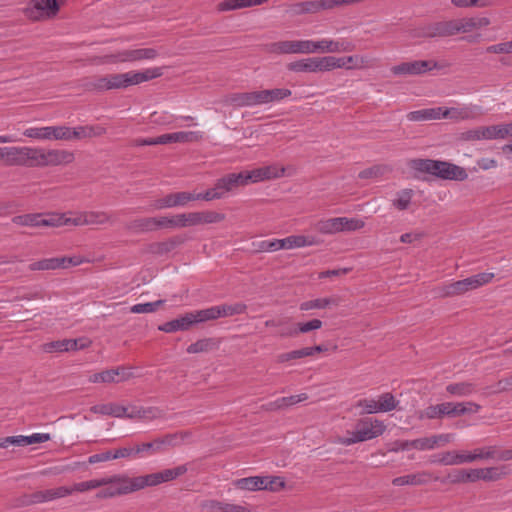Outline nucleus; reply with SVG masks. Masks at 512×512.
I'll return each instance as SVG.
<instances>
[{"label":"nucleus","mask_w":512,"mask_h":512,"mask_svg":"<svg viewBox=\"0 0 512 512\" xmlns=\"http://www.w3.org/2000/svg\"><path fill=\"white\" fill-rule=\"evenodd\" d=\"M203 134L199 131H179L161 135L162 145L170 143H194L199 142Z\"/></svg>","instance_id":"obj_25"},{"label":"nucleus","mask_w":512,"mask_h":512,"mask_svg":"<svg viewBox=\"0 0 512 512\" xmlns=\"http://www.w3.org/2000/svg\"><path fill=\"white\" fill-rule=\"evenodd\" d=\"M399 401L390 392L383 393L377 400L380 412H389L397 408Z\"/></svg>","instance_id":"obj_61"},{"label":"nucleus","mask_w":512,"mask_h":512,"mask_svg":"<svg viewBox=\"0 0 512 512\" xmlns=\"http://www.w3.org/2000/svg\"><path fill=\"white\" fill-rule=\"evenodd\" d=\"M100 481L105 482L103 486H106L96 494L100 499L126 495L144 488L141 476L131 478L127 475H114L101 478Z\"/></svg>","instance_id":"obj_3"},{"label":"nucleus","mask_w":512,"mask_h":512,"mask_svg":"<svg viewBox=\"0 0 512 512\" xmlns=\"http://www.w3.org/2000/svg\"><path fill=\"white\" fill-rule=\"evenodd\" d=\"M323 326V322L320 319H312L307 322H299L295 328L289 329L287 332H283L282 336L295 337L299 334H305L314 330H318Z\"/></svg>","instance_id":"obj_40"},{"label":"nucleus","mask_w":512,"mask_h":512,"mask_svg":"<svg viewBox=\"0 0 512 512\" xmlns=\"http://www.w3.org/2000/svg\"><path fill=\"white\" fill-rule=\"evenodd\" d=\"M108 83L107 75L96 76L91 79H85L83 82V87L86 91L89 92H104L109 90Z\"/></svg>","instance_id":"obj_53"},{"label":"nucleus","mask_w":512,"mask_h":512,"mask_svg":"<svg viewBox=\"0 0 512 512\" xmlns=\"http://www.w3.org/2000/svg\"><path fill=\"white\" fill-rule=\"evenodd\" d=\"M134 233H147L163 229V216L136 218L127 224Z\"/></svg>","instance_id":"obj_18"},{"label":"nucleus","mask_w":512,"mask_h":512,"mask_svg":"<svg viewBox=\"0 0 512 512\" xmlns=\"http://www.w3.org/2000/svg\"><path fill=\"white\" fill-rule=\"evenodd\" d=\"M247 171H241L239 173H229L219 179H217L222 191L226 195L236 191L239 187H244L250 184Z\"/></svg>","instance_id":"obj_19"},{"label":"nucleus","mask_w":512,"mask_h":512,"mask_svg":"<svg viewBox=\"0 0 512 512\" xmlns=\"http://www.w3.org/2000/svg\"><path fill=\"white\" fill-rule=\"evenodd\" d=\"M189 436H190V433L185 431V432H178V433H170V434H166L164 436L157 437V438L160 443L161 451L164 452L168 448H173V447L179 446Z\"/></svg>","instance_id":"obj_42"},{"label":"nucleus","mask_w":512,"mask_h":512,"mask_svg":"<svg viewBox=\"0 0 512 512\" xmlns=\"http://www.w3.org/2000/svg\"><path fill=\"white\" fill-rule=\"evenodd\" d=\"M67 0H29L23 8L24 16L32 22H40L57 16Z\"/></svg>","instance_id":"obj_7"},{"label":"nucleus","mask_w":512,"mask_h":512,"mask_svg":"<svg viewBox=\"0 0 512 512\" xmlns=\"http://www.w3.org/2000/svg\"><path fill=\"white\" fill-rule=\"evenodd\" d=\"M194 201V193L176 192L170 193L161 199H157L151 204L152 209L161 210L178 206H185L187 203Z\"/></svg>","instance_id":"obj_12"},{"label":"nucleus","mask_w":512,"mask_h":512,"mask_svg":"<svg viewBox=\"0 0 512 512\" xmlns=\"http://www.w3.org/2000/svg\"><path fill=\"white\" fill-rule=\"evenodd\" d=\"M364 1L365 0H310L296 3L291 6L290 10L294 15L316 14Z\"/></svg>","instance_id":"obj_8"},{"label":"nucleus","mask_w":512,"mask_h":512,"mask_svg":"<svg viewBox=\"0 0 512 512\" xmlns=\"http://www.w3.org/2000/svg\"><path fill=\"white\" fill-rule=\"evenodd\" d=\"M438 481L439 477L434 476L430 471H420L409 475L399 476L392 480L394 486H420L426 485L430 481Z\"/></svg>","instance_id":"obj_20"},{"label":"nucleus","mask_w":512,"mask_h":512,"mask_svg":"<svg viewBox=\"0 0 512 512\" xmlns=\"http://www.w3.org/2000/svg\"><path fill=\"white\" fill-rule=\"evenodd\" d=\"M355 49V45L346 40L335 41L331 39H321L314 41L313 53H340V52H352Z\"/></svg>","instance_id":"obj_16"},{"label":"nucleus","mask_w":512,"mask_h":512,"mask_svg":"<svg viewBox=\"0 0 512 512\" xmlns=\"http://www.w3.org/2000/svg\"><path fill=\"white\" fill-rule=\"evenodd\" d=\"M444 416L450 417V402H444L437 405H430L424 410L419 411L418 419H440Z\"/></svg>","instance_id":"obj_32"},{"label":"nucleus","mask_w":512,"mask_h":512,"mask_svg":"<svg viewBox=\"0 0 512 512\" xmlns=\"http://www.w3.org/2000/svg\"><path fill=\"white\" fill-rule=\"evenodd\" d=\"M164 415L163 411L158 407H137L133 406L126 412L125 418L129 419H143V420H155L162 418Z\"/></svg>","instance_id":"obj_27"},{"label":"nucleus","mask_w":512,"mask_h":512,"mask_svg":"<svg viewBox=\"0 0 512 512\" xmlns=\"http://www.w3.org/2000/svg\"><path fill=\"white\" fill-rule=\"evenodd\" d=\"M194 318V323L205 322L220 318L219 306H213L207 309L191 312Z\"/></svg>","instance_id":"obj_57"},{"label":"nucleus","mask_w":512,"mask_h":512,"mask_svg":"<svg viewBox=\"0 0 512 512\" xmlns=\"http://www.w3.org/2000/svg\"><path fill=\"white\" fill-rule=\"evenodd\" d=\"M70 132V141H72L102 136L106 133V129L101 126L86 125L70 127Z\"/></svg>","instance_id":"obj_29"},{"label":"nucleus","mask_w":512,"mask_h":512,"mask_svg":"<svg viewBox=\"0 0 512 512\" xmlns=\"http://www.w3.org/2000/svg\"><path fill=\"white\" fill-rule=\"evenodd\" d=\"M188 227L187 213H181L174 216H163V229L185 228Z\"/></svg>","instance_id":"obj_58"},{"label":"nucleus","mask_w":512,"mask_h":512,"mask_svg":"<svg viewBox=\"0 0 512 512\" xmlns=\"http://www.w3.org/2000/svg\"><path fill=\"white\" fill-rule=\"evenodd\" d=\"M263 490L278 492L285 488V481L280 476H263Z\"/></svg>","instance_id":"obj_64"},{"label":"nucleus","mask_w":512,"mask_h":512,"mask_svg":"<svg viewBox=\"0 0 512 512\" xmlns=\"http://www.w3.org/2000/svg\"><path fill=\"white\" fill-rule=\"evenodd\" d=\"M51 439L50 434L48 433H35L30 436H17V446H27L36 443H44Z\"/></svg>","instance_id":"obj_62"},{"label":"nucleus","mask_w":512,"mask_h":512,"mask_svg":"<svg viewBox=\"0 0 512 512\" xmlns=\"http://www.w3.org/2000/svg\"><path fill=\"white\" fill-rule=\"evenodd\" d=\"M224 196H225V194L222 191L218 181L216 180V182L212 188L207 189L203 193L194 194V201L195 200L213 201V200L222 199Z\"/></svg>","instance_id":"obj_60"},{"label":"nucleus","mask_w":512,"mask_h":512,"mask_svg":"<svg viewBox=\"0 0 512 512\" xmlns=\"http://www.w3.org/2000/svg\"><path fill=\"white\" fill-rule=\"evenodd\" d=\"M27 146L0 147V161L6 166H26Z\"/></svg>","instance_id":"obj_15"},{"label":"nucleus","mask_w":512,"mask_h":512,"mask_svg":"<svg viewBox=\"0 0 512 512\" xmlns=\"http://www.w3.org/2000/svg\"><path fill=\"white\" fill-rule=\"evenodd\" d=\"M219 344L220 341L216 338H204L190 344L187 347V352L189 354L210 352L212 350L218 349Z\"/></svg>","instance_id":"obj_41"},{"label":"nucleus","mask_w":512,"mask_h":512,"mask_svg":"<svg viewBox=\"0 0 512 512\" xmlns=\"http://www.w3.org/2000/svg\"><path fill=\"white\" fill-rule=\"evenodd\" d=\"M446 479L451 484L474 482V471L470 469H456L448 473Z\"/></svg>","instance_id":"obj_51"},{"label":"nucleus","mask_w":512,"mask_h":512,"mask_svg":"<svg viewBox=\"0 0 512 512\" xmlns=\"http://www.w3.org/2000/svg\"><path fill=\"white\" fill-rule=\"evenodd\" d=\"M481 406L475 402H450V417H459L465 414L477 413Z\"/></svg>","instance_id":"obj_45"},{"label":"nucleus","mask_w":512,"mask_h":512,"mask_svg":"<svg viewBox=\"0 0 512 512\" xmlns=\"http://www.w3.org/2000/svg\"><path fill=\"white\" fill-rule=\"evenodd\" d=\"M188 468L186 465H180L172 469H165L161 472L152 473L149 475L141 476L144 481L143 486H156L163 482L172 481L179 476L184 475L187 472Z\"/></svg>","instance_id":"obj_11"},{"label":"nucleus","mask_w":512,"mask_h":512,"mask_svg":"<svg viewBox=\"0 0 512 512\" xmlns=\"http://www.w3.org/2000/svg\"><path fill=\"white\" fill-rule=\"evenodd\" d=\"M430 463L444 466L467 464L466 451L449 450L438 453L430 458Z\"/></svg>","instance_id":"obj_23"},{"label":"nucleus","mask_w":512,"mask_h":512,"mask_svg":"<svg viewBox=\"0 0 512 512\" xmlns=\"http://www.w3.org/2000/svg\"><path fill=\"white\" fill-rule=\"evenodd\" d=\"M287 249L300 248L314 245L316 242L313 237L303 235H292L286 237Z\"/></svg>","instance_id":"obj_63"},{"label":"nucleus","mask_w":512,"mask_h":512,"mask_svg":"<svg viewBox=\"0 0 512 512\" xmlns=\"http://www.w3.org/2000/svg\"><path fill=\"white\" fill-rule=\"evenodd\" d=\"M409 167L443 180L464 181L468 178V174L463 167L441 160L412 159L409 162Z\"/></svg>","instance_id":"obj_2"},{"label":"nucleus","mask_w":512,"mask_h":512,"mask_svg":"<svg viewBox=\"0 0 512 512\" xmlns=\"http://www.w3.org/2000/svg\"><path fill=\"white\" fill-rule=\"evenodd\" d=\"M130 72L133 85H138L140 83L147 82L155 78H159L163 75V70L161 67L148 68L140 72Z\"/></svg>","instance_id":"obj_47"},{"label":"nucleus","mask_w":512,"mask_h":512,"mask_svg":"<svg viewBox=\"0 0 512 512\" xmlns=\"http://www.w3.org/2000/svg\"><path fill=\"white\" fill-rule=\"evenodd\" d=\"M71 494V491L68 490V487L61 486L54 489H47L43 491L34 492V501L38 503L52 501L58 498H63Z\"/></svg>","instance_id":"obj_37"},{"label":"nucleus","mask_w":512,"mask_h":512,"mask_svg":"<svg viewBox=\"0 0 512 512\" xmlns=\"http://www.w3.org/2000/svg\"><path fill=\"white\" fill-rule=\"evenodd\" d=\"M263 476H250L237 479L233 482L235 488L248 491L263 490Z\"/></svg>","instance_id":"obj_44"},{"label":"nucleus","mask_w":512,"mask_h":512,"mask_svg":"<svg viewBox=\"0 0 512 512\" xmlns=\"http://www.w3.org/2000/svg\"><path fill=\"white\" fill-rule=\"evenodd\" d=\"M447 61H434V60H415L411 62H402L394 65L391 68V73L395 76H416L422 75L433 69L442 70L450 67Z\"/></svg>","instance_id":"obj_9"},{"label":"nucleus","mask_w":512,"mask_h":512,"mask_svg":"<svg viewBox=\"0 0 512 512\" xmlns=\"http://www.w3.org/2000/svg\"><path fill=\"white\" fill-rule=\"evenodd\" d=\"M494 278V273L482 272L472 275L468 278L445 284L436 289L440 298H449L464 295L481 286L490 283Z\"/></svg>","instance_id":"obj_5"},{"label":"nucleus","mask_w":512,"mask_h":512,"mask_svg":"<svg viewBox=\"0 0 512 512\" xmlns=\"http://www.w3.org/2000/svg\"><path fill=\"white\" fill-rule=\"evenodd\" d=\"M110 219L111 217L106 212H89L74 217L75 226L105 224L108 223Z\"/></svg>","instance_id":"obj_34"},{"label":"nucleus","mask_w":512,"mask_h":512,"mask_svg":"<svg viewBox=\"0 0 512 512\" xmlns=\"http://www.w3.org/2000/svg\"><path fill=\"white\" fill-rule=\"evenodd\" d=\"M128 408L116 403L100 404L91 407V412L102 415H110L117 418H124Z\"/></svg>","instance_id":"obj_38"},{"label":"nucleus","mask_w":512,"mask_h":512,"mask_svg":"<svg viewBox=\"0 0 512 512\" xmlns=\"http://www.w3.org/2000/svg\"><path fill=\"white\" fill-rule=\"evenodd\" d=\"M474 482L482 480L485 482H495L504 479L509 475L507 466H491L484 468H473Z\"/></svg>","instance_id":"obj_22"},{"label":"nucleus","mask_w":512,"mask_h":512,"mask_svg":"<svg viewBox=\"0 0 512 512\" xmlns=\"http://www.w3.org/2000/svg\"><path fill=\"white\" fill-rule=\"evenodd\" d=\"M250 183H257L261 181L271 180L280 178L285 173V168L276 164L268 165L260 168H256L251 171H247Z\"/></svg>","instance_id":"obj_21"},{"label":"nucleus","mask_w":512,"mask_h":512,"mask_svg":"<svg viewBox=\"0 0 512 512\" xmlns=\"http://www.w3.org/2000/svg\"><path fill=\"white\" fill-rule=\"evenodd\" d=\"M158 55L159 53L155 48L125 49L113 54L93 56L89 59V63L93 65H103L139 62L153 60L158 57Z\"/></svg>","instance_id":"obj_4"},{"label":"nucleus","mask_w":512,"mask_h":512,"mask_svg":"<svg viewBox=\"0 0 512 512\" xmlns=\"http://www.w3.org/2000/svg\"><path fill=\"white\" fill-rule=\"evenodd\" d=\"M74 225V218L67 217L65 213H41V227H61Z\"/></svg>","instance_id":"obj_31"},{"label":"nucleus","mask_w":512,"mask_h":512,"mask_svg":"<svg viewBox=\"0 0 512 512\" xmlns=\"http://www.w3.org/2000/svg\"><path fill=\"white\" fill-rule=\"evenodd\" d=\"M490 19L487 17H468L461 19H452L453 35L458 33H470L473 30L481 29L490 25Z\"/></svg>","instance_id":"obj_17"},{"label":"nucleus","mask_w":512,"mask_h":512,"mask_svg":"<svg viewBox=\"0 0 512 512\" xmlns=\"http://www.w3.org/2000/svg\"><path fill=\"white\" fill-rule=\"evenodd\" d=\"M392 168L386 164H376L359 172L360 179H375L390 173Z\"/></svg>","instance_id":"obj_52"},{"label":"nucleus","mask_w":512,"mask_h":512,"mask_svg":"<svg viewBox=\"0 0 512 512\" xmlns=\"http://www.w3.org/2000/svg\"><path fill=\"white\" fill-rule=\"evenodd\" d=\"M472 111L469 107L462 108H446L440 107V119H450L452 121L458 122L462 120H467L472 118Z\"/></svg>","instance_id":"obj_36"},{"label":"nucleus","mask_w":512,"mask_h":512,"mask_svg":"<svg viewBox=\"0 0 512 512\" xmlns=\"http://www.w3.org/2000/svg\"><path fill=\"white\" fill-rule=\"evenodd\" d=\"M446 391L455 396H469L476 391V386L470 382L451 383L446 386Z\"/></svg>","instance_id":"obj_50"},{"label":"nucleus","mask_w":512,"mask_h":512,"mask_svg":"<svg viewBox=\"0 0 512 512\" xmlns=\"http://www.w3.org/2000/svg\"><path fill=\"white\" fill-rule=\"evenodd\" d=\"M132 373L125 367H117L114 369L105 370L99 373H94L89 376L90 383H112L123 382L132 378Z\"/></svg>","instance_id":"obj_14"},{"label":"nucleus","mask_w":512,"mask_h":512,"mask_svg":"<svg viewBox=\"0 0 512 512\" xmlns=\"http://www.w3.org/2000/svg\"><path fill=\"white\" fill-rule=\"evenodd\" d=\"M186 238L181 235H175L163 241L152 242L147 245L146 252L154 256H164L184 244Z\"/></svg>","instance_id":"obj_13"},{"label":"nucleus","mask_w":512,"mask_h":512,"mask_svg":"<svg viewBox=\"0 0 512 512\" xmlns=\"http://www.w3.org/2000/svg\"><path fill=\"white\" fill-rule=\"evenodd\" d=\"M386 426L381 420L363 418L356 424V429L351 437H338L336 442L349 446L358 442L374 439L384 433Z\"/></svg>","instance_id":"obj_6"},{"label":"nucleus","mask_w":512,"mask_h":512,"mask_svg":"<svg viewBox=\"0 0 512 512\" xmlns=\"http://www.w3.org/2000/svg\"><path fill=\"white\" fill-rule=\"evenodd\" d=\"M23 135L38 141H51V126L29 127L24 130Z\"/></svg>","instance_id":"obj_54"},{"label":"nucleus","mask_w":512,"mask_h":512,"mask_svg":"<svg viewBox=\"0 0 512 512\" xmlns=\"http://www.w3.org/2000/svg\"><path fill=\"white\" fill-rule=\"evenodd\" d=\"M497 452L498 446L496 445L477 447L472 451H466L467 463L483 460H494L496 459Z\"/></svg>","instance_id":"obj_30"},{"label":"nucleus","mask_w":512,"mask_h":512,"mask_svg":"<svg viewBox=\"0 0 512 512\" xmlns=\"http://www.w3.org/2000/svg\"><path fill=\"white\" fill-rule=\"evenodd\" d=\"M80 340L77 339H63V340H57L52 341L43 344L42 348L43 351L46 353H53V352H68V351H75L78 349H83L88 346L87 343H81L78 344Z\"/></svg>","instance_id":"obj_26"},{"label":"nucleus","mask_w":512,"mask_h":512,"mask_svg":"<svg viewBox=\"0 0 512 512\" xmlns=\"http://www.w3.org/2000/svg\"><path fill=\"white\" fill-rule=\"evenodd\" d=\"M314 230L321 234L340 233V217L321 219L314 224Z\"/></svg>","instance_id":"obj_46"},{"label":"nucleus","mask_w":512,"mask_h":512,"mask_svg":"<svg viewBox=\"0 0 512 512\" xmlns=\"http://www.w3.org/2000/svg\"><path fill=\"white\" fill-rule=\"evenodd\" d=\"M75 161L74 152L67 149H45L27 146L26 166L31 168H46L68 166Z\"/></svg>","instance_id":"obj_1"},{"label":"nucleus","mask_w":512,"mask_h":512,"mask_svg":"<svg viewBox=\"0 0 512 512\" xmlns=\"http://www.w3.org/2000/svg\"><path fill=\"white\" fill-rule=\"evenodd\" d=\"M267 51L272 54H296V40H284L268 44Z\"/></svg>","instance_id":"obj_48"},{"label":"nucleus","mask_w":512,"mask_h":512,"mask_svg":"<svg viewBox=\"0 0 512 512\" xmlns=\"http://www.w3.org/2000/svg\"><path fill=\"white\" fill-rule=\"evenodd\" d=\"M192 313H187L184 316L171 320L159 326V330L166 333H173L179 330H188L194 324Z\"/></svg>","instance_id":"obj_33"},{"label":"nucleus","mask_w":512,"mask_h":512,"mask_svg":"<svg viewBox=\"0 0 512 512\" xmlns=\"http://www.w3.org/2000/svg\"><path fill=\"white\" fill-rule=\"evenodd\" d=\"M61 269L59 257L42 259L36 262H33L29 265V270L31 271H44V270H56Z\"/></svg>","instance_id":"obj_59"},{"label":"nucleus","mask_w":512,"mask_h":512,"mask_svg":"<svg viewBox=\"0 0 512 512\" xmlns=\"http://www.w3.org/2000/svg\"><path fill=\"white\" fill-rule=\"evenodd\" d=\"M206 512H250L246 507L219 500H206L201 504Z\"/></svg>","instance_id":"obj_28"},{"label":"nucleus","mask_w":512,"mask_h":512,"mask_svg":"<svg viewBox=\"0 0 512 512\" xmlns=\"http://www.w3.org/2000/svg\"><path fill=\"white\" fill-rule=\"evenodd\" d=\"M269 0H224L217 5L219 12L232 11L252 6L261 5Z\"/></svg>","instance_id":"obj_35"},{"label":"nucleus","mask_w":512,"mask_h":512,"mask_svg":"<svg viewBox=\"0 0 512 512\" xmlns=\"http://www.w3.org/2000/svg\"><path fill=\"white\" fill-rule=\"evenodd\" d=\"M224 103L234 107L252 106L250 92L232 93L225 97Z\"/></svg>","instance_id":"obj_56"},{"label":"nucleus","mask_w":512,"mask_h":512,"mask_svg":"<svg viewBox=\"0 0 512 512\" xmlns=\"http://www.w3.org/2000/svg\"><path fill=\"white\" fill-rule=\"evenodd\" d=\"M12 223L18 226L41 227V213H29L14 216Z\"/></svg>","instance_id":"obj_55"},{"label":"nucleus","mask_w":512,"mask_h":512,"mask_svg":"<svg viewBox=\"0 0 512 512\" xmlns=\"http://www.w3.org/2000/svg\"><path fill=\"white\" fill-rule=\"evenodd\" d=\"M338 302L335 298H317L313 300L304 301L300 304L299 309L301 311H309L314 309H325L331 305H337Z\"/></svg>","instance_id":"obj_49"},{"label":"nucleus","mask_w":512,"mask_h":512,"mask_svg":"<svg viewBox=\"0 0 512 512\" xmlns=\"http://www.w3.org/2000/svg\"><path fill=\"white\" fill-rule=\"evenodd\" d=\"M406 118L412 122H424L440 119V107L425 108L421 110L411 111Z\"/></svg>","instance_id":"obj_39"},{"label":"nucleus","mask_w":512,"mask_h":512,"mask_svg":"<svg viewBox=\"0 0 512 512\" xmlns=\"http://www.w3.org/2000/svg\"><path fill=\"white\" fill-rule=\"evenodd\" d=\"M287 69L292 72H306V73H317L324 72L322 57H311L297 61H293L287 64Z\"/></svg>","instance_id":"obj_24"},{"label":"nucleus","mask_w":512,"mask_h":512,"mask_svg":"<svg viewBox=\"0 0 512 512\" xmlns=\"http://www.w3.org/2000/svg\"><path fill=\"white\" fill-rule=\"evenodd\" d=\"M452 20L432 22L418 29L417 35L425 38H443L453 35Z\"/></svg>","instance_id":"obj_10"},{"label":"nucleus","mask_w":512,"mask_h":512,"mask_svg":"<svg viewBox=\"0 0 512 512\" xmlns=\"http://www.w3.org/2000/svg\"><path fill=\"white\" fill-rule=\"evenodd\" d=\"M109 90L125 89L133 86L131 72L108 74Z\"/></svg>","instance_id":"obj_43"}]
</instances>
